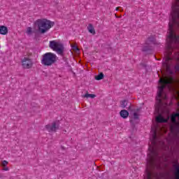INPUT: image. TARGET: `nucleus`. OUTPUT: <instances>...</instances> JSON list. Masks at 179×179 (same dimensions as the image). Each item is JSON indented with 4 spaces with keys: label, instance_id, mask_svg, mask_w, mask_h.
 Instances as JSON below:
<instances>
[{
    "label": "nucleus",
    "instance_id": "13",
    "mask_svg": "<svg viewBox=\"0 0 179 179\" xmlns=\"http://www.w3.org/2000/svg\"><path fill=\"white\" fill-rule=\"evenodd\" d=\"M128 115H129V113H128L127 110H122L120 111V117H122V118H128Z\"/></svg>",
    "mask_w": 179,
    "mask_h": 179
},
{
    "label": "nucleus",
    "instance_id": "28",
    "mask_svg": "<svg viewBox=\"0 0 179 179\" xmlns=\"http://www.w3.org/2000/svg\"><path fill=\"white\" fill-rule=\"evenodd\" d=\"M137 111H139V109H137Z\"/></svg>",
    "mask_w": 179,
    "mask_h": 179
},
{
    "label": "nucleus",
    "instance_id": "29",
    "mask_svg": "<svg viewBox=\"0 0 179 179\" xmlns=\"http://www.w3.org/2000/svg\"><path fill=\"white\" fill-rule=\"evenodd\" d=\"M176 1H178V0H176Z\"/></svg>",
    "mask_w": 179,
    "mask_h": 179
},
{
    "label": "nucleus",
    "instance_id": "22",
    "mask_svg": "<svg viewBox=\"0 0 179 179\" xmlns=\"http://www.w3.org/2000/svg\"><path fill=\"white\" fill-rule=\"evenodd\" d=\"M175 69H176V71H179V65L178 64L175 66Z\"/></svg>",
    "mask_w": 179,
    "mask_h": 179
},
{
    "label": "nucleus",
    "instance_id": "19",
    "mask_svg": "<svg viewBox=\"0 0 179 179\" xmlns=\"http://www.w3.org/2000/svg\"><path fill=\"white\" fill-rule=\"evenodd\" d=\"M134 120H139V114L138 112H134Z\"/></svg>",
    "mask_w": 179,
    "mask_h": 179
},
{
    "label": "nucleus",
    "instance_id": "18",
    "mask_svg": "<svg viewBox=\"0 0 179 179\" xmlns=\"http://www.w3.org/2000/svg\"><path fill=\"white\" fill-rule=\"evenodd\" d=\"M32 31H33V29L31 27L27 28L26 33H27V34H28V36H30V34H31Z\"/></svg>",
    "mask_w": 179,
    "mask_h": 179
},
{
    "label": "nucleus",
    "instance_id": "2",
    "mask_svg": "<svg viewBox=\"0 0 179 179\" xmlns=\"http://www.w3.org/2000/svg\"><path fill=\"white\" fill-rule=\"evenodd\" d=\"M174 82V78L173 77H164L160 78L159 83L160 86L158 87V92H157V107H160L162 106V99H166V95L163 96V92L166 88L167 85H171Z\"/></svg>",
    "mask_w": 179,
    "mask_h": 179
},
{
    "label": "nucleus",
    "instance_id": "23",
    "mask_svg": "<svg viewBox=\"0 0 179 179\" xmlns=\"http://www.w3.org/2000/svg\"><path fill=\"white\" fill-rule=\"evenodd\" d=\"M74 50L79 51V48H78V47H74Z\"/></svg>",
    "mask_w": 179,
    "mask_h": 179
},
{
    "label": "nucleus",
    "instance_id": "9",
    "mask_svg": "<svg viewBox=\"0 0 179 179\" xmlns=\"http://www.w3.org/2000/svg\"><path fill=\"white\" fill-rule=\"evenodd\" d=\"M169 119H170V117H169L167 119H164V117H163V116L162 115H159L155 118L156 121L160 124L167 122Z\"/></svg>",
    "mask_w": 179,
    "mask_h": 179
},
{
    "label": "nucleus",
    "instance_id": "3",
    "mask_svg": "<svg viewBox=\"0 0 179 179\" xmlns=\"http://www.w3.org/2000/svg\"><path fill=\"white\" fill-rule=\"evenodd\" d=\"M34 24L38 27V30L41 34L47 33L51 27H54V22L47 19H38L35 21Z\"/></svg>",
    "mask_w": 179,
    "mask_h": 179
},
{
    "label": "nucleus",
    "instance_id": "4",
    "mask_svg": "<svg viewBox=\"0 0 179 179\" xmlns=\"http://www.w3.org/2000/svg\"><path fill=\"white\" fill-rule=\"evenodd\" d=\"M57 62V55L52 52H46L42 55L41 64L43 66H51Z\"/></svg>",
    "mask_w": 179,
    "mask_h": 179
},
{
    "label": "nucleus",
    "instance_id": "24",
    "mask_svg": "<svg viewBox=\"0 0 179 179\" xmlns=\"http://www.w3.org/2000/svg\"><path fill=\"white\" fill-rule=\"evenodd\" d=\"M120 8H121V7H117L115 10H120Z\"/></svg>",
    "mask_w": 179,
    "mask_h": 179
},
{
    "label": "nucleus",
    "instance_id": "27",
    "mask_svg": "<svg viewBox=\"0 0 179 179\" xmlns=\"http://www.w3.org/2000/svg\"><path fill=\"white\" fill-rule=\"evenodd\" d=\"M115 17H118L117 15H115Z\"/></svg>",
    "mask_w": 179,
    "mask_h": 179
},
{
    "label": "nucleus",
    "instance_id": "15",
    "mask_svg": "<svg viewBox=\"0 0 179 179\" xmlns=\"http://www.w3.org/2000/svg\"><path fill=\"white\" fill-rule=\"evenodd\" d=\"M104 78V74L103 73H100L98 76H95L96 80H101V79Z\"/></svg>",
    "mask_w": 179,
    "mask_h": 179
},
{
    "label": "nucleus",
    "instance_id": "20",
    "mask_svg": "<svg viewBox=\"0 0 179 179\" xmlns=\"http://www.w3.org/2000/svg\"><path fill=\"white\" fill-rule=\"evenodd\" d=\"M8 161L3 160L1 163V165L3 166V167H6V166H8Z\"/></svg>",
    "mask_w": 179,
    "mask_h": 179
},
{
    "label": "nucleus",
    "instance_id": "8",
    "mask_svg": "<svg viewBox=\"0 0 179 179\" xmlns=\"http://www.w3.org/2000/svg\"><path fill=\"white\" fill-rule=\"evenodd\" d=\"M45 128L48 132H57L59 129V123L58 122H53L51 124H48Z\"/></svg>",
    "mask_w": 179,
    "mask_h": 179
},
{
    "label": "nucleus",
    "instance_id": "11",
    "mask_svg": "<svg viewBox=\"0 0 179 179\" xmlns=\"http://www.w3.org/2000/svg\"><path fill=\"white\" fill-rule=\"evenodd\" d=\"M7 33H8V27L3 25L0 26V34H1L2 36H6Z\"/></svg>",
    "mask_w": 179,
    "mask_h": 179
},
{
    "label": "nucleus",
    "instance_id": "7",
    "mask_svg": "<svg viewBox=\"0 0 179 179\" xmlns=\"http://www.w3.org/2000/svg\"><path fill=\"white\" fill-rule=\"evenodd\" d=\"M22 65L24 69H30L33 66V61L29 57H24L22 60Z\"/></svg>",
    "mask_w": 179,
    "mask_h": 179
},
{
    "label": "nucleus",
    "instance_id": "1",
    "mask_svg": "<svg viewBox=\"0 0 179 179\" xmlns=\"http://www.w3.org/2000/svg\"><path fill=\"white\" fill-rule=\"evenodd\" d=\"M178 19L179 11L178 10H173L171 13V20H170L169 24L168 38L169 39V41L167 43V59H169V61L171 59L170 55H171V51H173V43H178L179 36L174 33V26H179Z\"/></svg>",
    "mask_w": 179,
    "mask_h": 179
},
{
    "label": "nucleus",
    "instance_id": "26",
    "mask_svg": "<svg viewBox=\"0 0 179 179\" xmlns=\"http://www.w3.org/2000/svg\"><path fill=\"white\" fill-rule=\"evenodd\" d=\"M129 110H131V106H129Z\"/></svg>",
    "mask_w": 179,
    "mask_h": 179
},
{
    "label": "nucleus",
    "instance_id": "16",
    "mask_svg": "<svg viewBox=\"0 0 179 179\" xmlns=\"http://www.w3.org/2000/svg\"><path fill=\"white\" fill-rule=\"evenodd\" d=\"M127 106H128V101L124 100L120 101V106L122 107V108H125Z\"/></svg>",
    "mask_w": 179,
    "mask_h": 179
},
{
    "label": "nucleus",
    "instance_id": "17",
    "mask_svg": "<svg viewBox=\"0 0 179 179\" xmlns=\"http://www.w3.org/2000/svg\"><path fill=\"white\" fill-rule=\"evenodd\" d=\"M155 37L152 36L148 38L147 43H150V44H155Z\"/></svg>",
    "mask_w": 179,
    "mask_h": 179
},
{
    "label": "nucleus",
    "instance_id": "5",
    "mask_svg": "<svg viewBox=\"0 0 179 179\" xmlns=\"http://www.w3.org/2000/svg\"><path fill=\"white\" fill-rule=\"evenodd\" d=\"M171 121L174 124L171 127V132L174 135L179 134V113H173L171 116Z\"/></svg>",
    "mask_w": 179,
    "mask_h": 179
},
{
    "label": "nucleus",
    "instance_id": "6",
    "mask_svg": "<svg viewBox=\"0 0 179 179\" xmlns=\"http://www.w3.org/2000/svg\"><path fill=\"white\" fill-rule=\"evenodd\" d=\"M49 47L53 51H56L57 54L62 55L64 54V45L56 41H52L49 43Z\"/></svg>",
    "mask_w": 179,
    "mask_h": 179
},
{
    "label": "nucleus",
    "instance_id": "25",
    "mask_svg": "<svg viewBox=\"0 0 179 179\" xmlns=\"http://www.w3.org/2000/svg\"><path fill=\"white\" fill-rule=\"evenodd\" d=\"M120 10V12H122V11L124 10V9H122H122H121V10Z\"/></svg>",
    "mask_w": 179,
    "mask_h": 179
},
{
    "label": "nucleus",
    "instance_id": "21",
    "mask_svg": "<svg viewBox=\"0 0 179 179\" xmlns=\"http://www.w3.org/2000/svg\"><path fill=\"white\" fill-rule=\"evenodd\" d=\"M3 170L4 171H9V168L4 166Z\"/></svg>",
    "mask_w": 179,
    "mask_h": 179
},
{
    "label": "nucleus",
    "instance_id": "14",
    "mask_svg": "<svg viewBox=\"0 0 179 179\" xmlns=\"http://www.w3.org/2000/svg\"><path fill=\"white\" fill-rule=\"evenodd\" d=\"M83 97H84L85 99H89V97H90V99H94V97H96V95H94L93 94L86 93L85 94H84L83 96Z\"/></svg>",
    "mask_w": 179,
    "mask_h": 179
},
{
    "label": "nucleus",
    "instance_id": "10",
    "mask_svg": "<svg viewBox=\"0 0 179 179\" xmlns=\"http://www.w3.org/2000/svg\"><path fill=\"white\" fill-rule=\"evenodd\" d=\"M173 167L175 168V171H174V176L176 179H179V164H175L173 165Z\"/></svg>",
    "mask_w": 179,
    "mask_h": 179
},
{
    "label": "nucleus",
    "instance_id": "12",
    "mask_svg": "<svg viewBox=\"0 0 179 179\" xmlns=\"http://www.w3.org/2000/svg\"><path fill=\"white\" fill-rule=\"evenodd\" d=\"M87 30L89 33H90L91 34H93V36L96 34V30H94V27H93V24H89L87 27Z\"/></svg>",
    "mask_w": 179,
    "mask_h": 179
}]
</instances>
